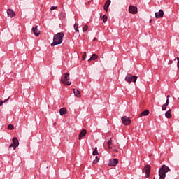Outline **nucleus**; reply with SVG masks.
Listing matches in <instances>:
<instances>
[{"label": "nucleus", "instance_id": "obj_1", "mask_svg": "<svg viewBox=\"0 0 179 179\" xmlns=\"http://www.w3.org/2000/svg\"><path fill=\"white\" fill-rule=\"evenodd\" d=\"M64 32H59L57 34L54 36L53 38V43L51 44V46L53 47V45H58L62 43V41L64 40Z\"/></svg>", "mask_w": 179, "mask_h": 179}, {"label": "nucleus", "instance_id": "obj_2", "mask_svg": "<svg viewBox=\"0 0 179 179\" xmlns=\"http://www.w3.org/2000/svg\"><path fill=\"white\" fill-rule=\"evenodd\" d=\"M170 171V168L166 165H162L159 170V179L166 178V174Z\"/></svg>", "mask_w": 179, "mask_h": 179}, {"label": "nucleus", "instance_id": "obj_3", "mask_svg": "<svg viewBox=\"0 0 179 179\" xmlns=\"http://www.w3.org/2000/svg\"><path fill=\"white\" fill-rule=\"evenodd\" d=\"M61 82L63 85L67 86L72 85V82H71V79H69V73H65L62 76Z\"/></svg>", "mask_w": 179, "mask_h": 179}, {"label": "nucleus", "instance_id": "obj_4", "mask_svg": "<svg viewBox=\"0 0 179 179\" xmlns=\"http://www.w3.org/2000/svg\"><path fill=\"white\" fill-rule=\"evenodd\" d=\"M137 79H138V76H132L131 74H129L125 77V80H126V82H128V83H131L132 82H134L135 83V82H136Z\"/></svg>", "mask_w": 179, "mask_h": 179}, {"label": "nucleus", "instance_id": "obj_5", "mask_svg": "<svg viewBox=\"0 0 179 179\" xmlns=\"http://www.w3.org/2000/svg\"><path fill=\"white\" fill-rule=\"evenodd\" d=\"M17 146H19V140L17 139V137H14L13 138V143H11L9 145V148H13V149L15 150V149H16V148H17Z\"/></svg>", "mask_w": 179, "mask_h": 179}, {"label": "nucleus", "instance_id": "obj_6", "mask_svg": "<svg viewBox=\"0 0 179 179\" xmlns=\"http://www.w3.org/2000/svg\"><path fill=\"white\" fill-rule=\"evenodd\" d=\"M117 164H118V159L115 158V159H110L108 163L109 167H115Z\"/></svg>", "mask_w": 179, "mask_h": 179}, {"label": "nucleus", "instance_id": "obj_7", "mask_svg": "<svg viewBox=\"0 0 179 179\" xmlns=\"http://www.w3.org/2000/svg\"><path fill=\"white\" fill-rule=\"evenodd\" d=\"M129 12L132 15H135L138 13V8L135 6H129Z\"/></svg>", "mask_w": 179, "mask_h": 179}, {"label": "nucleus", "instance_id": "obj_8", "mask_svg": "<svg viewBox=\"0 0 179 179\" xmlns=\"http://www.w3.org/2000/svg\"><path fill=\"white\" fill-rule=\"evenodd\" d=\"M145 173V178H149L150 176V165H146L144 168Z\"/></svg>", "mask_w": 179, "mask_h": 179}, {"label": "nucleus", "instance_id": "obj_9", "mask_svg": "<svg viewBox=\"0 0 179 179\" xmlns=\"http://www.w3.org/2000/svg\"><path fill=\"white\" fill-rule=\"evenodd\" d=\"M122 121L124 125H129L131 124V119L127 116L122 117Z\"/></svg>", "mask_w": 179, "mask_h": 179}, {"label": "nucleus", "instance_id": "obj_10", "mask_svg": "<svg viewBox=\"0 0 179 179\" xmlns=\"http://www.w3.org/2000/svg\"><path fill=\"white\" fill-rule=\"evenodd\" d=\"M7 15L8 16V17H15V16H16V13H15V11H13V10L8 8L7 9Z\"/></svg>", "mask_w": 179, "mask_h": 179}, {"label": "nucleus", "instance_id": "obj_11", "mask_svg": "<svg viewBox=\"0 0 179 179\" xmlns=\"http://www.w3.org/2000/svg\"><path fill=\"white\" fill-rule=\"evenodd\" d=\"M163 16H164L163 10H159V12L155 13V17L157 19H160L161 17H163Z\"/></svg>", "mask_w": 179, "mask_h": 179}, {"label": "nucleus", "instance_id": "obj_12", "mask_svg": "<svg viewBox=\"0 0 179 179\" xmlns=\"http://www.w3.org/2000/svg\"><path fill=\"white\" fill-rule=\"evenodd\" d=\"M32 31L36 37H38L40 36V30H38V26H36L35 27H32Z\"/></svg>", "mask_w": 179, "mask_h": 179}, {"label": "nucleus", "instance_id": "obj_13", "mask_svg": "<svg viewBox=\"0 0 179 179\" xmlns=\"http://www.w3.org/2000/svg\"><path fill=\"white\" fill-rule=\"evenodd\" d=\"M110 5H111V0H107L103 6V9L106 12H108Z\"/></svg>", "mask_w": 179, "mask_h": 179}, {"label": "nucleus", "instance_id": "obj_14", "mask_svg": "<svg viewBox=\"0 0 179 179\" xmlns=\"http://www.w3.org/2000/svg\"><path fill=\"white\" fill-rule=\"evenodd\" d=\"M59 114L60 115H64V114H68V110H66V108H60Z\"/></svg>", "mask_w": 179, "mask_h": 179}, {"label": "nucleus", "instance_id": "obj_15", "mask_svg": "<svg viewBox=\"0 0 179 179\" xmlns=\"http://www.w3.org/2000/svg\"><path fill=\"white\" fill-rule=\"evenodd\" d=\"M86 134H87V131H86V129H83L79 134V140H81L82 138H83V136H85Z\"/></svg>", "mask_w": 179, "mask_h": 179}, {"label": "nucleus", "instance_id": "obj_16", "mask_svg": "<svg viewBox=\"0 0 179 179\" xmlns=\"http://www.w3.org/2000/svg\"><path fill=\"white\" fill-rule=\"evenodd\" d=\"M73 93L76 97H78V98L81 97L80 91H79V90L73 89Z\"/></svg>", "mask_w": 179, "mask_h": 179}, {"label": "nucleus", "instance_id": "obj_17", "mask_svg": "<svg viewBox=\"0 0 179 179\" xmlns=\"http://www.w3.org/2000/svg\"><path fill=\"white\" fill-rule=\"evenodd\" d=\"M149 110H145L140 114L139 117H146V115H149Z\"/></svg>", "mask_w": 179, "mask_h": 179}, {"label": "nucleus", "instance_id": "obj_18", "mask_svg": "<svg viewBox=\"0 0 179 179\" xmlns=\"http://www.w3.org/2000/svg\"><path fill=\"white\" fill-rule=\"evenodd\" d=\"M99 58V56L96 54H92V57L89 59V61H96Z\"/></svg>", "mask_w": 179, "mask_h": 179}, {"label": "nucleus", "instance_id": "obj_19", "mask_svg": "<svg viewBox=\"0 0 179 179\" xmlns=\"http://www.w3.org/2000/svg\"><path fill=\"white\" fill-rule=\"evenodd\" d=\"M165 117L166 118H171V110L169 109L168 111L165 113Z\"/></svg>", "mask_w": 179, "mask_h": 179}, {"label": "nucleus", "instance_id": "obj_20", "mask_svg": "<svg viewBox=\"0 0 179 179\" xmlns=\"http://www.w3.org/2000/svg\"><path fill=\"white\" fill-rule=\"evenodd\" d=\"M74 30L75 31L79 33V24H78L77 23L74 24Z\"/></svg>", "mask_w": 179, "mask_h": 179}, {"label": "nucleus", "instance_id": "obj_21", "mask_svg": "<svg viewBox=\"0 0 179 179\" xmlns=\"http://www.w3.org/2000/svg\"><path fill=\"white\" fill-rule=\"evenodd\" d=\"M92 155L93 156H97V155H99V151H97V147H96L95 149L94 150Z\"/></svg>", "mask_w": 179, "mask_h": 179}, {"label": "nucleus", "instance_id": "obj_22", "mask_svg": "<svg viewBox=\"0 0 179 179\" xmlns=\"http://www.w3.org/2000/svg\"><path fill=\"white\" fill-rule=\"evenodd\" d=\"M169 105H166V103L163 104L162 105V111H166V110H167V106Z\"/></svg>", "mask_w": 179, "mask_h": 179}, {"label": "nucleus", "instance_id": "obj_23", "mask_svg": "<svg viewBox=\"0 0 179 179\" xmlns=\"http://www.w3.org/2000/svg\"><path fill=\"white\" fill-rule=\"evenodd\" d=\"M8 129H10V131H12V130L15 129V127L13 126V124H10L8 126Z\"/></svg>", "mask_w": 179, "mask_h": 179}, {"label": "nucleus", "instance_id": "obj_24", "mask_svg": "<svg viewBox=\"0 0 179 179\" xmlns=\"http://www.w3.org/2000/svg\"><path fill=\"white\" fill-rule=\"evenodd\" d=\"M99 160H100V158L95 157V159L93 160L94 164H97V163H99Z\"/></svg>", "mask_w": 179, "mask_h": 179}, {"label": "nucleus", "instance_id": "obj_25", "mask_svg": "<svg viewBox=\"0 0 179 179\" xmlns=\"http://www.w3.org/2000/svg\"><path fill=\"white\" fill-rule=\"evenodd\" d=\"M9 101V98H8L7 99L4 100V101H0V107L3 105V103H6V101Z\"/></svg>", "mask_w": 179, "mask_h": 179}, {"label": "nucleus", "instance_id": "obj_26", "mask_svg": "<svg viewBox=\"0 0 179 179\" xmlns=\"http://www.w3.org/2000/svg\"><path fill=\"white\" fill-rule=\"evenodd\" d=\"M107 19H108L107 15H105L103 16L102 20H103V23H106L107 22Z\"/></svg>", "mask_w": 179, "mask_h": 179}, {"label": "nucleus", "instance_id": "obj_27", "mask_svg": "<svg viewBox=\"0 0 179 179\" xmlns=\"http://www.w3.org/2000/svg\"><path fill=\"white\" fill-rule=\"evenodd\" d=\"M87 29H89V27L87 25H85L83 28V32L85 33V31H87Z\"/></svg>", "mask_w": 179, "mask_h": 179}, {"label": "nucleus", "instance_id": "obj_28", "mask_svg": "<svg viewBox=\"0 0 179 179\" xmlns=\"http://www.w3.org/2000/svg\"><path fill=\"white\" fill-rule=\"evenodd\" d=\"M111 143H113V141H111V138L108 141V146L110 149V146H111Z\"/></svg>", "mask_w": 179, "mask_h": 179}, {"label": "nucleus", "instance_id": "obj_29", "mask_svg": "<svg viewBox=\"0 0 179 179\" xmlns=\"http://www.w3.org/2000/svg\"><path fill=\"white\" fill-rule=\"evenodd\" d=\"M83 61H85L86 59V52H85L82 56Z\"/></svg>", "mask_w": 179, "mask_h": 179}, {"label": "nucleus", "instance_id": "obj_30", "mask_svg": "<svg viewBox=\"0 0 179 179\" xmlns=\"http://www.w3.org/2000/svg\"><path fill=\"white\" fill-rule=\"evenodd\" d=\"M55 9H57V6H52V7L50 8V10H55Z\"/></svg>", "mask_w": 179, "mask_h": 179}, {"label": "nucleus", "instance_id": "obj_31", "mask_svg": "<svg viewBox=\"0 0 179 179\" xmlns=\"http://www.w3.org/2000/svg\"><path fill=\"white\" fill-rule=\"evenodd\" d=\"M176 59L178 61V64H177L178 68H179V57H177Z\"/></svg>", "mask_w": 179, "mask_h": 179}, {"label": "nucleus", "instance_id": "obj_32", "mask_svg": "<svg viewBox=\"0 0 179 179\" xmlns=\"http://www.w3.org/2000/svg\"><path fill=\"white\" fill-rule=\"evenodd\" d=\"M165 104H166V106H169V99H166V101Z\"/></svg>", "mask_w": 179, "mask_h": 179}, {"label": "nucleus", "instance_id": "obj_33", "mask_svg": "<svg viewBox=\"0 0 179 179\" xmlns=\"http://www.w3.org/2000/svg\"><path fill=\"white\" fill-rule=\"evenodd\" d=\"M168 64H169V65L173 64V61H172V60H170Z\"/></svg>", "mask_w": 179, "mask_h": 179}, {"label": "nucleus", "instance_id": "obj_34", "mask_svg": "<svg viewBox=\"0 0 179 179\" xmlns=\"http://www.w3.org/2000/svg\"><path fill=\"white\" fill-rule=\"evenodd\" d=\"M59 16V17H61V16H63V17H64V13H60Z\"/></svg>", "mask_w": 179, "mask_h": 179}, {"label": "nucleus", "instance_id": "obj_35", "mask_svg": "<svg viewBox=\"0 0 179 179\" xmlns=\"http://www.w3.org/2000/svg\"><path fill=\"white\" fill-rule=\"evenodd\" d=\"M97 40V38H94V39H93V41H96Z\"/></svg>", "mask_w": 179, "mask_h": 179}, {"label": "nucleus", "instance_id": "obj_36", "mask_svg": "<svg viewBox=\"0 0 179 179\" xmlns=\"http://www.w3.org/2000/svg\"><path fill=\"white\" fill-rule=\"evenodd\" d=\"M169 97H170V95H167L166 99H168V100H169Z\"/></svg>", "mask_w": 179, "mask_h": 179}]
</instances>
